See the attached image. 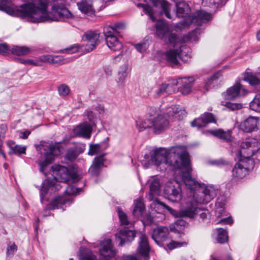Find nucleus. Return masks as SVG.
<instances>
[{"instance_id": "nucleus-1", "label": "nucleus", "mask_w": 260, "mask_h": 260, "mask_svg": "<svg viewBox=\"0 0 260 260\" xmlns=\"http://www.w3.org/2000/svg\"><path fill=\"white\" fill-rule=\"evenodd\" d=\"M1 7L11 15L32 17L36 19L34 22H37L63 21L66 19L71 18L73 16L68 9L58 5H54L52 6L51 11L47 12L48 8L47 0H32L31 3L21 5L18 9L14 8L11 2L5 0V2L2 3Z\"/></svg>"}, {"instance_id": "nucleus-2", "label": "nucleus", "mask_w": 260, "mask_h": 260, "mask_svg": "<svg viewBox=\"0 0 260 260\" xmlns=\"http://www.w3.org/2000/svg\"><path fill=\"white\" fill-rule=\"evenodd\" d=\"M216 194L217 190L213 187L207 186L205 189L193 194L192 197L188 198L186 202L185 208L179 212H176L158 200H156V202L177 217H188L193 219L200 213L201 208L199 207V205L209 203L216 197Z\"/></svg>"}, {"instance_id": "nucleus-3", "label": "nucleus", "mask_w": 260, "mask_h": 260, "mask_svg": "<svg viewBox=\"0 0 260 260\" xmlns=\"http://www.w3.org/2000/svg\"><path fill=\"white\" fill-rule=\"evenodd\" d=\"M185 110L179 106L174 105L168 107L166 111L162 113L158 108L151 107L149 108L147 115L152 118V131L156 135L166 131L169 127V119L173 120L179 119L185 114Z\"/></svg>"}, {"instance_id": "nucleus-4", "label": "nucleus", "mask_w": 260, "mask_h": 260, "mask_svg": "<svg viewBox=\"0 0 260 260\" xmlns=\"http://www.w3.org/2000/svg\"><path fill=\"white\" fill-rule=\"evenodd\" d=\"M188 155L186 147L183 146L172 147L170 149L160 148L154 151L151 160L155 165H168L176 169L181 166L183 160L184 162L186 161Z\"/></svg>"}, {"instance_id": "nucleus-5", "label": "nucleus", "mask_w": 260, "mask_h": 260, "mask_svg": "<svg viewBox=\"0 0 260 260\" xmlns=\"http://www.w3.org/2000/svg\"><path fill=\"white\" fill-rule=\"evenodd\" d=\"M241 153H246L247 156L243 158L240 157L237 162L238 166L244 168L249 173L254 167V161L250 157L257 152L260 148V143L255 138H248L243 141L241 144Z\"/></svg>"}, {"instance_id": "nucleus-6", "label": "nucleus", "mask_w": 260, "mask_h": 260, "mask_svg": "<svg viewBox=\"0 0 260 260\" xmlns=\"http://www.w3.org/2000/svg\"><path fill=\"white\" fill-rule=\"evenodd\" d=\"M186 161L183 160L180 167L176 169V173L178 171L179 178L181 179L186 187L192 191H196L193 194H196L200 190L205 189L208 186L203 187L201 184L194 179H193L190 175L192 168L190 166L189 156L186 157Z\"/></svg>"}, {"instance_id": "nucleus-7", "label": "nucleus", "mask_w": 260, "mask_h": 260, "mask_svg": "<svg viewBox=\"0 0 260 260\" xmlns=\"http://www.w3.org/2000/svg\"><path fill=\"white\" fill-rule=\"evenodd\" d=\"M52 175L54 179L59 182H68L76 181L78 179L77 173L74 170H70L67 167L55 165L52 166Z\"/></svg>"}, {"instance_id": "nucleus-8", "label": "nucleus", "mask_w": 260, "mask_h": 260, "mask_svg": "<svg viewBox=\"0 0 260 260\" xmlns=\"http://www.w3.org/2000/svg\"><path fill=\"white\" fill-rule=\"evenodd\" d=\"M155 26L156 35L159 39L167 44L175 45L177 41V35L170 30L168 25L165 21H157L155 23Z\"/></svg>"}, {"instance_id": "nucleus-9", "label": "nucleus", "mask_w": 260, "mask_h": 260, "mask_svg": "<svg viewBox=\"0 0 260 260\" xmlns=\"http://www.w3.org/2000/svg\"><path fill=\"white\" fill-rule=\"evenodd\" d=\"M48 151L44 154V160L40 162V171H43V168L48 165L51 164L55 156H59L62 153L63 147L61 142H51L47 146Z\"/></svg>"}, {"instance_id": "nucleus-10", "label": "nucleus", "mask_w": 260, "mask_h": 260, "mask_svg": "<svg viewBox=\"0 0 260 260\" xmlns=\"http://www.w3.org/2000/svg\"><path fill=\"white\" fill-rule=\"evenodd\" d=\"M118 32L112 26L106 25L103 29L107 45L114 51H119L122 48V43L115 36Z\"/></svg>"}, {"instance_id": "nucleus-11", "label": "nucleus", "mask_w": 260, "mask_h": 260, "mask_svg": "<svg viewBox=\"0 0 260 260\" xmlns=\"http://www.w3.org/2000/svg\"><path fill=\"white\" fill-rule=\"evenodd\" d=\"M167 60L174 65L178 63V58L187 60L190 57V49L185 45H182L179 49H170L166 53Z\"/></svg>"}, {"instance_id": "nucleus-12", "label": "nucleus", "mask_w": 260, "mask_h": 260, "mask_svg": "<svg viewBox=\"0 0 260 260\" xmlns=\"http://www.w3.org/2000/svg\"><path fill=\"white\" fill-rule=\"evenodd\" d=\"M169 230L167 226H158L153 229L152 239L159 246L165 247V242L169 240Z\"/></svg>"}, {"instance_id": "nucleus-13", "label": "nucleus", "mask_w": 260, "mask_h": 260, "mask_svg": "<svg viewBox=\"0 0 260 260\" xmlns=\"http://www.w3.org/2000/svg\"><path fill=\"white\" fill-rule=\"evenodd\" d=\"M151 247L149 243L148 238L144 234L141 233L139 238L137 252L142 257L148 259Z\"/></svg>"}, {"instance_id": "nucleus-14", "label": "nucleus", "mask_w": 260, "mask_h": 260, "mask_svg": "<svg viewBox=\"0 0 260 260\" xmlns=\"http://www.w3.org/2000/svg\"><path fill=\"white\" fill-rule=\"evenodd\" d=\"M247 93V91L243 88L242 85L237 82L233 86L229 88L223 95L225 100H233L239 96H244Z\"/></svg>"}, {"instance_id": "nucleus-15", "label": "nucleus", "mask_w": 260, "mask_h": 260, "mask_svg": "<svg viewBox=\"0 0 260 260\" xmlns=\"http://www.w3.org/2000/svg\"><path fill=\"white\" fill-rule=\"evenodd\" d=\"M135 237V231L129 230L126 227L115 234L116 239L119 241L120 246H122L125 243L132 242Z\"/></svg>"}, {"instance_id": "nucleus-16", "label": "nucleus", "mask_w": 260, "mask_h": 260, "mask_svg": "<svg viewBox=\"0 0 260 260\" xmlns=\"http://www.w3.org/2000/svg\"><path fill=\"white\" fill-rule=\"evenodd\" d=\"M100 34L96 31H90L84 33L83 38L87 41L85 49L87 52L92 51L100 42Z\"/></svg>"}, {"instance_id": "nucleus-17", "label": "nucleus", "mask_w": 260, "mask_h": 260, "mask_svg": "<svg viewBox=\"0 0 260 260\" xmlns=\"http://www.w3.org/2000/svg\"><path fill=\"white\" fill-rule=\"evenodd\" d=\"M209 123H216V119L213 114L205 112L200 117L196 118L191 122V125L198 128L206 126Z\"/></svg>"}, {"instance_id": "nucleus-18", "label": "nucleus", "mask_w": 260, "mask_h": 260, "mask_svg": "<svg viewBox=\"0 0 260 260\" xmlns=\"http://www.w3.org/2000/svg\"><path fill=\"white\" fill-rule=\"evenodd\" d=\"M165 193L168 199L173 202H178L182 199L181 190L179 184L176 187L174 185L167 186L164 189Z\"/></svg>"}, {"instance_id": "nucleus-19", "label": "nucleus", "mask_w": 260, "mask_h": 260, "mask_svg": "<svg viewBox=\"0 0 260 260\" xmlns=\"http://www.w3.org/2000/svg\"><path fill=\"white\" fill-rule=\"evenodd\" d=\"M194 79L191 77H184L178 79L174 85H179V89L183 94H188L191 91Z\"/></svg>"}, {"instance_id": "nucleus-20", "label": "nucleus", "mask_w": 260, "mask_h": 260, "mask_svg": "<svg viewBox=\"0 0 260 260\" xmlns=\"http://www.w3.org/2000/svg\"><path fill=\"white\" fill-rule=\"evenodd\" d=\"M258 122L257 117L250 116L239 124V128L244 132L251 133L258 129Z\"/></svg>"}, {"instance_id": "nucleus-21", "label": "nucleus", "mask_w": 260, "mask_h": 260, "mask_svg": "<svg viewBox=\"0 0 260 260\" xmlns=\"http://www.w3.org/2000/svg\"><path fill=\"white\" fill-rule=\"evenodd\" d=\"M105 153L95 157L92 164L89 169V172L93 176H98L101 170V168L104 166V162L105 160L104 156Z\"/></svg>"}, {"instance_id": "nucleus-22", "label": "nucleus", "mask_w": 260, "mask_h": 260, "mask_svg": "<svg viewBox=\"0 0 260 260\" xmlns=\"http://www.w3.org/2000/svg\"><path fill=\"white\" fill-rule=\"evenodd\" d=\"M101 255L104 257H113L116 252L112 243L111 239H106L103 241L102 247L100 249Z\"/></svg>"}, {"instance_id": "nucleus-23", "label": "nucleus", "mask_w": 260, "mask_h": 260, "mask_svg": "<svg viewBox=\"0 0 260 260\" xmlns=\"http://www.w3.org/2000/svg\"><path fill=\"white\" fill-rule=\"evenodd\" d=\"M92 127L87 123H84L77 126L74 129V133L76 136L89 139L91 137Z\"/></svg>"}, {"instance_id": "nucleus-24", "label": "nucleus", "mask_w": 260, "mask_h": 260, "mask_svg": "<svg viewBox=\"0 0 260 260\" xmlns=\"http://www.w3.org/2000/svg\"><path fill=\"white\" fill-rule=\"evenodd\" d=\"M209 132L214 137H216L226 142H232L233 140V137L232 136V130L229 129L224 131L222 129H216L210 130Z\"/></svg>"}, {"instance_id": "nucleus-25", "label": "nucleus", "mask_w": 260, "mask_h": 260, "mask_svg": "<svg viewBox=\"0 0 260 260\" xmlns=\"http://www.w3.org/2000/svg\"><path fill=\"white\" fill-rule=\"evenodd\" d=\"M38 61L42 64V62L56 64H63L66 62L61 56L44 55L40 56L38 59Z\"/></svg>"}, {"instance_id": "nucleus-26", "label": "nucleus", "mask_w": 260, "mask_h": 260, "mask_svg": "<svg viewBox=\"0 0 260 260\" xmlns=\"http://www.w3.org/2000/svg\"><path fill=\"white\" fill-rule=\"evenodd\" d=\"M248 174L247 171L239 166L238 164L237 163L232 170V181H238L244 178Z\"/></svg>"}, {"instance_id": "nucleus-27", "label": "nucleus", "mask_w": 260, "mask_h": 260, "mask_svg": "<svg viewBox=\"0 0 260 260\" xmlns=\"http://www.w3.org/2000/svg\"><path fill=\"white\" fill-rule=\"evenodd\" d=\"M7 145L9 148V154H21L26 153V147L20 145H16L12 140H9L6 142Z\"/></svg>"}, {"instance_id": "nucleus-28", "label": "nucleus", "mask_w": 260, "mask_h": 260, "mask_svg": "<svg viewBox=\"0 0 260 260\" xmlns=\"http://www.w3.org/2000/svg\"><path fill=\"white\" fill-rule=\"evenodd\" d=\"M43 188H46L48 191H56L61 188L57 180L51 178L45 179L42 184Z\"/></svg>"}, {"instance_id": "nucleus-29", "label": "nucleus", "mask_w": 260, "mask_h": 260, "mask_svg": "<svg viewBox=\"0 0 260 260\" xmlns=\"http://www.w3.org/2000/svg\"><path fill=\"white\" fill-rule=\"evenodd\" d=\"M174 91L172 85L166 83H162L159 85L155 91V93L157 97L170 94Z\"/></svg>"}, {"instance_id": "nucleus-30", "label": "nucleus", "mask_w": 260, "mask_h": 260, "mask_svg": "<svg viewBox=\"0 0 260 260\" xmlns=\"http://www.w3.org/2000/svg\"><path fill=\"white\" fill-rule=\"evenodd\" d=\"M154 6L158 7L159 6L161 8L164 13L166 17L169 19L171 18L170 13V4L166 0H150Z\"/></svg>"}, {"instance_id": "nucleus-31", "label": "nucleus", "mask_w": 260, "mask_h": 260, "mask_svg": "<svg viewBox=\"0 0 260 260\" xmlns=\"http://www.w3.org/2000/svg\"><path fill=\"white\" fill-rule=\"evenodd\" d=\"M189 12V5L184 1L176 4V14L178 17H185Z\"/></svg>"}, {"instance_id": "nucleus-32", "label": "nucleus", "mask_w": 260, "mask_h": 260, "mask_svg": "<svg viewBox=\"0 0 260 260\" xmlns=\"http://www.w3.org/2000/svg\"><path fill=\"white\" fill-rule=\"evenodd\" d=\"M79 9L88 16L94 14L95 11L91 3L87 1H82L77 4Z\"/></svg>"}, {"instance_id": "nucleus-33", "label": "nucleus", "mask_w": 260, "mask_h": 260, "mask_svg": "<svg viewBox=\"0 0 260 260\" xmlns=\"http://www.w3.org/2000/svg\"><path fill=\"white\" fill-rule=\"evenodd\" d=\"M213 18L212 15L204 10L198 11L194 14V18L196 19V22L199 24L202 23L207 22L211 20Z\"/></svg>"}, {"instance_id": "nucleus-34", "label": "nucleus", "mask_w": 260, "mask_h": 260, "mask_svg": "<svg viewBox=\"0 0 260 260\" xmlns=\"http://www.w3.org/2000/svg\"><path fill=\"white\" fill-rule=\"evenodd\" d=\"M145 205L142 198H139L134 201V208L133 214L134 216L138 217L141 216L145 210Z\"/></svg>"}, {"instance_id": "nucleus-35", "label": "nucleus", "mask_w": 260, "mask_h": 260, "mask_svg": "<svg viewBox=\"0 0 260 260\" xmlns=\"http://www.w3.org/2000/svg\"><path fill=\"white\" fill-rule=\"evenodd\" d=\"M67 202L68 200L64 197H56L49 204L48 208L50 210L61 208Z\"/></svg>"}, {"instance_id": "nucleus-36", "label": "nucleus", "mask_w": 260, "mask_h": 260, "mask_svg": "<svg viewBox=\"0 0 260 260\" xmlns=\"http://www.w3.org/2000/svg\"><path fill=\"white\" fill-rule=\"evenodd\" d=\"M12 54L17 56H24L30 54L32 49L26 46H13L11 48Z\"/></svg>"}, {"instance_id": "nucleus-37", "label": "nucleus", "mask_w": 260, "mask_h": 260, "mask_svg": "<svg viewBox=\"0 0 260 260\" xmlns=\"http://www.w3.org/2000/svg\"><path fill=\"white\" fill-rule=\"evenodd\" d=\"M148 118L145 120H140L137 121V127L139 132H142L148 128H152V118L148 115Z\"/></svg>"}, {"instance_id": "nucleus-38", "label": "nucleus", "mask_w": 260, "mask_h": 260, "mask_svg": "<svg viewBox=\"0 0 260 260\" xmlns=\"http://www.w3.org/2000/svg\"><path fill=\"white\" fill-rule=\"evenodd\" d=\"M108 147V144L105 143V146H103L101 144H90L88 154L89 155H93L100 153L101 151L105 150Z\"/></svg>"}, {"instance_id": "nucleus-39", "label": "nucleus", "mask_w": 260, "mask_h": 260, "mask_svg": "<svg viewBox=\"0 0 260 260\" xmlns=\"http://www.w3.org/2000/svg\"><path fill=\"white\" fill-rule=\"evenodd\" d=\"M160 189V182L158 179L153 180L150 185V194L155 196L159 193Z\"/></svg>"}, {"instance_id": "nucleus-40", "label": "nucleus", "mask_w": 260, "mask_h": 260, "mask_svg": "<svg viewBox=\"0 0 260 260\" xmlns=\"http://www.w3.org/2000/svg\"><path fill=\"white\" fill-rule=\"evenodd\" d=\"M209 7L216 9L224 5L228 0H203Z\"/></svg>"}, {"instance_id": "nucleus-41", "label": "nucleus", "mask_w": 260, "mask_h": 260, "mask_svg": "<svg viewBox=\"0 0 260 260\" xmlns=\"http://www.w3.org/2000/svg\"><path fill=\"white\" fill-rule=\"evenodd\" d=\"M244 80L248 82L251 85H258L259 86V79L252 73H247L244 77Z\"/></svg>"}, {"instance_id": "nucleus-42", "label": "nucleus", "mask_w": 260, "mask_h": 260, "mask_svg": "<svg viewBox=\"0 0 260 260\" xmlns=\"http://www.w3.org/2000/svg\"><path fill=\"white\" fill-rule=\"evenodd\" d=\"M251 110L260 112V94H257L250 103Z\"/></svg>"}, {"instance_id": "nucleus-43", "label": "nucleus", "mask_w": 260, "mask_h": 260, "mask_svg": "<svg viewBox=\"0 0 260 260\" xmlns=\"http://www.w3.org/2000/svg\"><path fill=\"white\" fill-rule=\"evenodd\" d=\"M217 242L219 243H224L228 241L227 232L221 228L217 229Z\"/></svg>"}, {"instance_id": "nucleus-44", "label": "nucleus", "mask_w": 260, "mask_h": 260, "mask_svg": "<svg viewBox=\"0 0 260 260\" xmlns=\"http://www.w3.org/2000/svg\"><path fill=\"white\" fill-rule=\"evenodd\" d=\"M221 105L226 107L231 110L240 109L242 108V105L240 103H233L230 102H221Z\"/></svg>"}, {"instance_id": "nucleus-45", "label": "nucleus", "mask_w": 260, "mask_h": 260, "mask_svg": "<svg viewBox=\"0 0 260 260\" xmlns=\"http://www.w3.org/2000/svg\"><path fill=\"white\" fill-rule=\"evenodd\" d=\"M138 7L143 8L144 12L145 14H148L153 22L156 21V19H155V17L153 16L152 13V8L151 7L143 4H138Z\"/></svg>"}, {"instance_id": "nucleus-46", "label": "nucleus", "mask_w": 260, "mask_h": 260, "mask_svg": "<svg viewBox=\"0 0 260 260\" xmlns=\"http://www.w3.org/2000/svg\"><path fill=\"white\" fill-rule=\"evenodd\" d=\"M186 245L187 243L185 242H179L173 240H171L169 243L166 244V245H167V247L171 250Z\"/></svg>"}, {"instance_id": "nucleus-47", "label": "nucleus", "mask_w": 260, "mask_h": 260, "mask_svg": "<svg viewBox=\"0 0 260 260\" xmlns=\"http://www.w3.org/2000/svg\"><path fill=\"white\" fill-rule=\"evenodd\" d=\"M149 46V43L147 41L135 44L136 50L141 53L145 52L148 48Z\"/></svg>"}, {"instance_id": "nucleus-48", "label": "nucleus", "mask_w": 260, "mask_h": 260, "mask_svg": "<svg viewBox=\"0 0 260 260\" xmlns=\"http://www.w3.org/2000/svg\"><path fill=\"white\" fill-rule=\"evenodd\" d=\"M58 91L60 96H65L69 93L70 88L66 84H62L58 86Z\"/></svg>"}, {"instance_id": "nucleus-49", "label": "nucleus", "mask_w": 260, "mask_h": 260, "mask_svg": "<svg viewBox=\"0 0 260 260\" xmlns=\"http://www.w3.org/2000/svg\"><path fill=\"white\" fill-rule=\"evenodd\" d=\"M20 62L24 64H31L36 67H40L42 66V64L40 63V61H38V59L33 60V59H20Z\"/></svg>"}, {"instance_id": "nucleus-50", "label": "nucleus", "mask_w": 260, "mask_h": 260, "mask_svg": "<svg viewBox=\"0 0 260 260\" xmlns=\"http://www.w3.org/2000/svg\"><path fill=\"white\" fill-rule=\"evenodd\" d=\"M77 156L76 150L75 148H71L68 150L66 154V158L69 160H73Z\"/></svg>"}, {"instance_id": "nucleus-51", "label": "nucleus", "mask_w": 260, "mask_h": 260, "mask_svg": "<svg viewBox=\"0 0 260 260\" xmlns=\"http://www.w3.org/2000/svg\"><path fill=\"white\" fill-rule=\"evenodd\" d=\"M221 74L220 73H216L211 76L210 78H208L205 82V86L209 87L213 82L219 78Z\"/></svg>"}, {"instance_id": "nucleus-52", "label": "nucleus", "mask_w": 260, "mask_h": 260, "mask_svg": "<svg viewBox=\"0 0 260 260\" xmlns=\"http://www.w3.org/2000/svg\"><path fill=\"white\" fill-rule=\"evenodd\" d=\"M175 225L177 230H181V227H187L188 225V223L185 220L179 219L175 222Z\"/></svg>"}, {"instance_id": "nucleus-53", "label": "nucleus", "mask_w": 260, "mask_h": 260, "mask_svg": "<svg viewBox=\"0 0 260 260\" xmlns=\"http://www.w3.org/2000/svg\"><path fill=\"white\" fill-rule=\"evenodd\" d=\"M79 49L78 45L71 46L69 48H67L62 50V53H67L68 54H73L78 51Z\"/></svg>"}, {"instance_id": "nucleus-54", "label": "nucleus", "mask_w": 260, "mask_h": 260, "mask_svg": "<svg viewBox=\"0 0 260 260\" xmlns=\"http://www.w3.org/2000/svg\"><path fill=\"white\" fill-rule=\"evenodd\" d=\"M118 215L122 224L128 225L129 224V222L127 220V217L126 214L122 211H119Z\"/></svg>"}, {"instance_id": "nucleus-55", "label": "nucleus", "mask_w": 260, "mask_h": 260, "mask_svg": "<svg viewBox=\"0 0 260 260\" xmlns=\"http://www.w3.org/2000/svg\"><path fill=\"white\" fill-rule=\"evenodd\" d=\"M11 48L6 43L0 44V54L6 55L10 52Z\"/></svg>"}, {"instance_id": "nucleus-56", "label": "nucleus", "mask_w": 260, "mask_h": 260, "mask_svg": "<svg viewBox=\"0 0 260 260\" xmlns=\"http://www.w3.org/2000/svg\"><path fill=\"white\" fill-rule=\"evenodd\" d=\"M17 250V246L14 244L8 245L7 247V254L8 255H13L14 252Z\"/></svg>"}, {"instance_id": "nucleus-57", "label": "nucleus", "mask_w": 260, "mask_h": 260, "mask_svg": "<svg viewBox=\"0 0 260 260\" xmlns=\"http://www.w3.org/2000/svg\"><path fill=\"white\" fill-rule=\"evenodd\" d=\"M127 75L126 70H122L118 73V80L119 82H123Z\"/></svg>"}, {"instance_id": "nucleus-58", "label": "nucleus", "mask_w": 260, "mask_h": 260, "mask_svg": "<svg viewBox=\"0 0 260 260\" xmlns=\"http://www.w3.org/2000/svg\"><path fill=\"white\" fill-rule=\"evenodd\" d=\"M7 130V125L2 124L0 125V138H4Z\"/></svg>"}, {"instance_id": "nucleus-59", "label": "nucleus", "mask_w": 260, "mask_h": 260, "mask_svg": "<svg viewBox=\"0 0 260 260\" xmlns=\"http://www.w3.org/2000/svg\"><path fill=\"white\" fill-rule=\"evenodd\" d=\"M214 164L218 166H226L229 165V162L226 161L223 159H220L218 160H216L214 161Z\"/></svg>"}, {"instance_id": "nucleus-60", "label": "nucleus", "mask_w": 260, "mask_h": 260, "mask_svg": "<svg viewBox=\"0 0 260 260\" xmlns=\"http://www.w3.org/2000/svg\"><path fill=\"white\" fill-rule=\"evenodd\" d=\"M68 194H74L76 192V188L73 186H68L65 191Z\"/></svg>"}, {"instance_id": "nucleus-61", "label": "nucleus", "mask_w": 260, "mask_h": 260, "mask_svg": "<svg viewBox=\"0 0 260 260\" xmlns=\"http://www.w3.org/2000/svg\"><path fill=\"white\" fill-rule=\"evenodd\" d=\"M233 220L230 217L224 218L218 222V223L232 224Z\"/></svg>"}, {"instance_id": "nucleus-62", "label": "nucleus", "mask_w": 260, "mask_h": 260, "mask_svg": "<svg viewBox=\"0 0 260 260\" xmlns=\"http://www.w3.org/2000/svg\"><path fill=\"white\" fill-rule=\"evenodd\" d=\"M208 212V210H205L202 208H201V210L200 211V218H202L203 220L205 219L207 216V214Z\"/></svg>"}, {"instance_id": "nucleus-63", "label": "nucleus", "mask_w": 260, "mask_h": 260, "mask_svg": "<svg viewBox=\"0 0 260 260\" xmlns=\"http://www.w3.org/2000/svg\"><path fill=\"white\" fill-rule=\"evenodd\" d=\"M30 132L29 131H26L20 133V137L22 139H27L28 136L30 135Z\"/></svg>"}, {"instance_id": "nucleus-64", "label": "nucleus", "mask_w": 260, "mask_h": 260, "mask_svg": "<svg viewBox=\"0 0 260 260\" xmlns=\"http://www.w3.org/2000/svg\"><path fill=\"white\" fill-rule=\"evenodd\" d=\"M86 115L88 118V119L91 121L93 118V114L91 111L86 110L85 111Z\"/></svg>"}]
</instances>
